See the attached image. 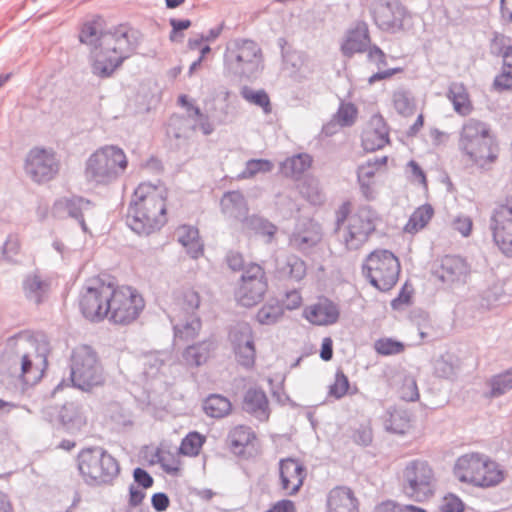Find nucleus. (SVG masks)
Wrapping results in <instances>:
<instances>
[{"instance_id":"obj_1","label":"nucleus","mask_w":512,"mask_h":512,"mask_svg":"<svg viewBox=\"0 0 512 512\" xmlns=\"http://www.w3.org/2000/svg\"><path fill=\"white\" fill-rule=\"evenodd\" d=\"M145 306V299L136 287L117 284L102 276L88 278L80 292V311L92 322L108 320L114 325L128 326L138 320Z\"/></svg>"},{"instance_id":"obj_2","label":"nucleus","mask_w":512,"mask_h":512,"mask_svg":"<svg viewBox=\"0 0 512 512\" xmlns=\"http://www.w3.org/2000/svg\"><path fill=\"white\" fill-rule=\"evenodd\" d=\"M106 22L101 16L86 21L80 30L79 41L98 49L92 64V71L101 78L110 77L122 64L126 54L136 41L134 31L127 24H119L111 31L105 32Z\"/></svg>"},{"instance_id":"obj_3","label":"nucleus","mask_w":512,"mask_h":512,"mask_svg":"<svg viewBox=\"0 0 512 512\" xmlns=\"http://www.w3.org/2000/svg\"><path fill=\"white\" fill-rule=\"evenodd\" d=\"M126 217L128 226L138 235L147 236L160 231L168 222L166 191L151 183L139 184Z\"/></svg>"},{"instance_id":"obj_4","label":"nucleus","mask_w":512,"mask_h":512,"mask_svg":"<svg viewBox=\"0 0 512 512\" xmlns=\"http://www.w3.org/2000/svg\"><path fill=\"white\" fill-rule=\"evenodd\" d=\"M12 345L20 355L18 378L27 385L37 384L48 367V341L43 336L24 332L13 339Z\"/></svg>"},{"instance_id":"obj_5","label":"nucleus","mask_w":512,"mask_h":512,"mask_svg":"<svg viewBox=\"0 0 512 512\" xmlns=\"http://www.w3.org/2000/svg\"><path fill=\"white\" fill-rule=\"evenodd\" d=\"M453 473L460 482L480 488L497 486L505 479L502 466L481 453H468L459 457Z\"/></svg>"},{"instance_id":"obj_6","label":"nucleus","mask_w":512,"mask_h":512,"mask_svg":"<svg viewBox=\"0 0 512 512\" xmlns=\"http://www.w3.org/2000/svg\"><path fill=\"white\" fill-rule=\"evenodd\" d=\"M352 203L350 201L343 202L337 209V224L347 222L343 232V242L350 250L361 248L376 230V221L378 219L376 213L371 207H361L356 213L352 211Z\"/></svg>"},{"instance_id":"obj_7","label":"nucleus","mask_w":512,"mask_h":512,"mask_svg":"<svg viewBox=\"0 0 512 512\" xmlns=\"http://www.w3.org/2000/svg\"><path fill=\"white\" fill-rule=\"evenodd\" d=\"M128 167L125 152L114 145L97 149L87 160L86 178L96 184L107 185L121 176Z\"/></svg>"},{"instance_id":"obj_8","label":"nucleus","mask_w":512,"mask_h":512,"mask_svg":"<svg viewBox=\"0 0 512 512\" xmlns=\"http://www.w3.org/2000/svg\"><path fill=\"white\" fill-rule=\"evenodd\" d=\"M77 464L84 481L92 485L110 484L120 473L118 461L100 448L83 449Z\"/></svg>"},{"instance_id":"obj_9","label":"nucleus","mask_w":512,"mask_h":512,"mask_svg":"<svg viewBox=\"0 0 512 512\" xmlns=\"http://www.w3.org/2000/svg\"><path fill=\"white\" fill-rule=\"evenodd\" d=\"M362 272L373 287L386 292L398 282L401 265L398 257L391 251L377 249L365 258Z\"/></svg>"},{"instance_id":"obj_10","label":"nucleus","mask_w":512,"mask_h":512,"mask_svg":"<svg viewBox=\"0 0 512 512\" xmlns=\"http://www.w3.org/2000/svg\"><path fill=\"white\" fill-rule=\"evenodd\" d=\"M71 380L75 386L85 391L104 383L102 365L91 347L82 345L73 350Z\"/></svg>"},{"instance_id":"obj_11","label":"nucleus","mask_w":512,"mask_h":512,"mask_svg":"<svg viewBox=\"0 0 512 512\" xmlns=\"http://www.w3.org/2000/svg\"><path fill=\"white\" fill-rule=\"evenodd\" d=\"M459 144L462 151L475 163L491 162L496 157L492 151L493 137L490 128L484 122L468 120L463 125Z\"/></svg>"},{"instance_id":"obj_12","label":"nucleus","mask_w":512,"mask_h":512,"mask_svg":"<svg viewBox=\"0 0 512 512\" xmlns=\"http://www.w3.org/2000/svg\"><path fill=\"white\" fill-rule=\"evenodd\" d=\"M268 287V278L264 268L259 264L251 263L241 275L235 289V299L244 307L256 306L264 299Z\"/></svg>"},{"instance_id":"obj_13","label":"nucleus","mask_w":512,"mask_h":512,"mask_svg":"<svg viewBox=\"0 0 512 512\" xmlns=\"http://www.w3.org/2000/svg\"><path fill=\"white\" fill-rule=\"evenodd\" d=\"M403 489L414 501L428 500L435 492L432 469L420 461L408 464L403 470Z\"/></svg>"},{"instance_id":"obj_14","label":"nucleus","mask_w":512,"mask_h":512,"mask_svg":"<svg viewBox=\"0 0 512 512\" xmlns=\"http://www.w3.org/2000/svg\"><path fill=\"white\" fill-rule=\"evenodd\" d=\"M490 229L499 249L512 257V197L496 205L490 217Z\"/></svg>"},{"instance_id":"obj_15","label":"nucleus","mask_w":512,"mask_h":512,"mask_svg":"<svg viewBox=\"0 0 512 512\" xmlns=\"http://www.w3.org/2000/svg\"><path fill=\"white\" fill-rule=\"evenodd\" d=\"M59 168V161L52 150L37 147L28 153L25 169L37 183H45L54 179Z\"/></svg>"},{"instance_id":"obj_16","label":"nucleus","mask_w":512,"mask_h":512,"mask_svg":"<svg viewBox=\"0 0 512 512\" xmlns=\"http://www.w3.org/2000/svg\"><path fill=\"white\" fill-rule=\"evenodd\" d=\"M390 143V129L381 114H374L361 134V145L367 152H374Z\"/></svg>"},{"instance_id":"obj_17","label":"nucleus","mask_w":512,"mask_h":512,"mask_svg":"<svg viewBox=\"0 0 512 512\" xmlns=\"http://www.w3.org/2000/svg\"><path fill=\"white\" fill-rule=\"evenodd\" d=\"M302 317L314 326H330L340 317L336 303L326 297H320L317 302L304 307Z\"/></svg>"},{"instance_id":"obj_18","label":"nucleus","mask_w":512,"mask_h":512,"mask_svg":"<svg viewBox=\"0 0 512 512\" xmlns=\"http://www.w3.org/2000/svg\"><path fill=\"white\" fill-rule=\"evenodd\" d=\"M388 157L382 156L361 164L357 170V179L363 196L371 200L375 195L377 175L385 172Z\"/></svg>"},{"instance_id":"obj_19","label":"nucleus","mask_w":512,"mask_h":512,"mask_svg":"<svg viewBox=\"0 0 512 512\" xmlns=\"http://www.w3.org/2000/svg\"><path fill=\"white\" fill-rule=\"evenodd\" d=\"M306 468L294 458L282 459L279 463L280 484L288 495H295L306 478Z\"/></svg>"},{"instance_id":"obj_20","label":"nucleus","mask_w":512,"mask_h":512,"mask_svg":"<svg viewBox=\"0 0 512 512\" xmlns=\"http://www.w3.org/2000/svg\"><path fill=\"white\" fill-rule=\"evenodd\" d=\"M231 61L237 64L242 73L257 70L261 64V51L251 40H242L229 51Z\"/></svg>"},{"instance_id":"obj_21","label":"nucleus","mask_w":512,"mask_h":512,"mask_svg":"<svg viewBox=\"0 0 512 512\" xmlns=\"http://www.w3.org/2000/svg\"><path fill=\"white\" fill-rule=\"evenodd\" d=\"M368 25L365 22H358L349 29L341 44V52L346 57H352L357 53H363L370 45Z\"/></svg>"},{"instance_id":"obj_22","label":"nucleus","mask_w":512,"mask_h":512,"mask_svg":"<svg viewBox=\"0 0 512 512\" xmlns=\"http://www.w3.org/2000/svg\"><path fill=\"white\" fill-rule=\"evenodd\" d=\"M234 341L236 343L235 353L239 363L245 367H252L255 363L256 350L251 327L245 325L237 331L234 334Z\"/></svg>"},{"instance_id":"obj_23","label":"nucleus","mask_w":512,"mask_h":512,"mask_svg":"<svg viewBox=\"0 0 512 512\" xmlns=\"http://www.w3.org/2000/svg\"><path fill=\"white\" fill-rule=\"evenodd\" d=\"M320 225L312 219L300 224L290 237V244L297 249L315 246L321 241Z\"/></svg>"},{"instance_id":"obj_24","label":"nucleus","mask_w":512,"mask_h":512,"mask_svg":"<svg viewBox=\"0 0 512 512\" xmlns=\"http://www.w3.org/2000/svg\"><path fill=\"white\" fill-rule=\"evenodd\" d=\"M403 17V9L390 3H381L374 9V20L383 30L401 28L403 25Z\"/></svg>"},{"instance_id":"obj_25","label":"nucleus","mask_w":512,"mask_h":512,"mask_svg":"<svg viewBox=\"0 0 512 512\" xmlns=\"http://www.w3.org/2000/svg\"><path fill=\"white\" fill-rule=\"evenodd\" d=\"M328 512H358V501L349 488L336 487L327 498Z\"/></svg>"},{"instance_id":"obj_26","label":"nucleus","mask_w":512,"mask_h":512,"mask_svg":"<svg viewBox=\"0 0 512 512\" xmlns=\"http://www.w3.org/2000/svg\"><path fill=\"white\" fill-rule=\"evenodd\" d=\"M242 408L261 421H266L269 418V401L261 389H249L244 395Z\"/></svg>"},{"instance_id":"obj_27","label":"nucleus","mask_w":512,"mask_h":512,"mask_svg":"<svg viewBox=\"0 0 512 512\" xmlns=\"http://www.w3.org/2000/svg\"><path fill=\"white\" fill-rule=\"evenodd\" d=\"M313 165V157L307 153L286 158L280 164V173L290 179L298 180Z\"/></svg>"},{"instance_id":"obj_28","label":"nucleus","mask_w":512,"mask_h":512,"mask_svg":"<svg viewBox=\"0 0 512 512\" xmlns=\"http://www.w3.org/2000/svg\"><path fill=\"white\" fill-rule=\"evenodd\" d=\"M215 344L210 341H203L187 347L183 354V361L187 366L199 367L206 364L214 355Z\"/></svg>"},{"instance_id":"obj_29","label":"nucleus","mask_w":512,"mask_h":512,"mask_svg":"<svg viewBox=\"0 0 512 512\" xmlns=\"http://www.w3.org/2000/svg\"><path fill=\"white\" fill-rule=\"evenodd\" d=\"M470 276V263L461 256H450V289L466 285Z\"/></svg>"},{"instance_id":"obj_30","label":"nucleus","mask_w":512,"mask_h":512,"mask_svg":"<svg viewBox=\"0 0 512 512\" xmlns=\"http://www.w3.org/2000/svg\"><path fill=\"white\" fill-rule=\"evenodd\" d=\"M178 241L187 249L193 257L198 258L203 254V246L199 241V233L195 227L182 225L177 229Z\"/></svg>"},{"instance_id":"obj_31","label":"nucleus","mask_w":512,"mask_h":512,"mask_svg":"<svg viewBox=\"0 0 512 512\" xmlns=\"http://www.w3.org/2000/svg\"><path fill=\"white\" fill-rule=\"evenodd\" d=\"M450 101L455 112L461 116L469 115L473 111V104L466 88L461 84L450 85Z\"/></svg>"},{"instance_id":"obj_32","label":"nucleus","mask_w":512,"mask_h":512,"mask_svg":"<svg viewBox=\"0 0 512 512\" xmlns=\"http://www.w3.org/2000/svg\"><path fill=\"white\" fill-rule=\"evenodd\" d=\"M386 428L394 433L404 434L412 427L411 415L406 410L393 408L388 412Z\"/></svg>"},{"instance_id":"obj_33","label":"nucleus","mask_w":512,"mask_h":512,"mask_svg":"<svg viewBox=\"0 0 512 512\" xmlns=\"http://www.w3.org/2000/svg\"><path fill=\"white\" fill-rule=\"evenodd\" d=\"M490 387L488 396L498 398L512 390V367L492 376L488 382Z\"/></svg>"},{"instance_id":"obj_34","label":"nucleus","mask_w":512,"mask_h":512,"mask_svg":"<svg viewBox=\"0 0 512 512\" xmlns=\"http://www.w3.org/2000/svg\"><path fill=\"white\" fill-rule=\"evenodd\" d=\"M256 440L255 433L251 428L240 425L233 428L229 434L231 448L236 453H242L243 449Z\"/></svg>"},{"instance_id":"obj_35","label":"nucleus","mask_w":512,"mask_h":512,"mask_svg":"<svg viewBox=\"0 0 512 512\" xmlns=\"http://www.w3.org/2000/svg\"><path fill=\"white\" fill-rule=\"evenodd\" d=\"M203 409L212 418H222L230 413L231 403L221 395H211L204 401Z\"/></svg>"},{"instance_id":"obj_36","label":"nucleus","mask_w":512,"mask_h":512,"mask_svg":"<svg viewBox=\"0 0 512 512\" xmlns=\"http://www.w3.org/2000/svg\"><path fill=\"white\" fill-rule=\"evenodd\" d=\"M433 216V209L430 205L418 207L410 216L405 225V231L411 234L423 229Z\"/></svg>"},{"instance_id":"obj_37","label":"nucleus","mask_w":512,"mask_h":512,"mask_svg":"<svg viewBox=\"0 0 512 512\" xmlns=\"http://www.w3.org/2000/svg\"><path fill=\"white\" fill-rule=\"evenodd\" d=\"M396 393L401 400L407 402H414L420 398L416 379L410 375H403L398 379Z\"/></svg>"},{"instance_id":"obj_38","label":"nucleus","mask_w":512,"mask_h":512,"mask_svg":"<svg viewBox=\"0 0 512 512\" xmlns=\"http://www.w3.org/2000/svg\"><path fill=\"white\" fill-rule=\"evenodd\" d=\"M297 189L310 204L319 206L324 203V194L316 180L306 179L297 185Z\"/></svg>"},{"instance_id":"obj_39","label":"nucleus","mask_w":512,"mask_h":512,"mask_svg":"<svg viewBox=\"0 0 512 512\" xmlns=\"http://www.w3.org/2000/svg\"><path fill=\"white\" fill-rule=\"evenodd\" d=\"M205 442L206 437L204 435L196 431L190 432L182 439L179 447V454L196 457L199 455Z\"/></svg>"},{"instance_id":"obj_40","label":"nucleus","mask_w":512,"mask_h":512,"mask_svg":"<svg viewBox=\"0 0 512 512\" xmlns=\"http://www.w3.org/2000/svg\"><path fill=\"white\" fill-rule=\"evenodd\" d=\"M240 94L248 103L262 108L265 114L271 113L272 107L270 98L264 90H253L248 86H244Z\"/></svg>"},{"instance_id":"obj_41","label":"nucleus","mask_w":512,"mask_h":512,"mask_svg":"<svg viewBox=\"0 0 512 512\" xmlns=\"http://www.w3.org/2000/svg\"><path fill=\"white\" fill-rule=\"evenodd\" d=\"M282 315V307L278 302H268L258 310L256 317L261 324H272L280 319Z\"/></svg>"},{"instance_id":"obj_42","label":"nucleus","mask_w":512,"mask_h":512,"mask_svg":"<svg viewBox=\"0 0 512 512\" xmlns=\"http://www.w3.org/2000/svg\"><path fill=\"white\" fill-rule=\"evenodd\" d=\"M358 117V109L352 103H343L340 105L337 113L335 114V121L340 126H351L355 123Z\"/></svg>"},{"instance_id":"obj_43","label":"nucleus","mask_w":512,"mask_h":512,"mask_svg":"<svg viewBox=\"0 0 512 512\" xmlns=\"http://www.w3.org/2000/svg\"><path fill=\"white\" fill-rule=\"evenodd\" d=\"M283 272L291 279L300 281L306 275V263L297 256H290L287 258Z\"/></svg>"},{"instance_id":"obj_44","label":"nucleus","mask_w":512,"mask_h":512,"mask_svg":"<svg viewBox=\"0 0 512 512\" xmlns=\"http://www.w3.org/2000/svg\"><path fill=\"white\" fill-rule=\"evenodd\" d=\"M504 290L499 283L493 284L481 294V306L487 309L493 307L504 298Z\"/></svg>"},{"instance_id":"obj_45","label":"nucleus","mask_w":512,"mask_h":512,"mask_svg":"<svg viewBox=\"0 0 512 512\" xmlns=\"http://www.w3.org/2000/svg\"><path fill=\"white\" fill-rule=\"evenodd\" d=\"M24 288L28 296L34 298L36 302H40L42 294L47 291L48 287L40 277L34 275L26 279Z\"/></svg>"},{"instance_id":"obj_46","label":"nucleus","mask_w":512,"mask_h":512,"mask_svg":"<svg viewBox=\"0 0 512 512\" xmlns=\"http://www.w3.org/2000/svg\"><path fill=\"white\" fill-rule=\"evenodd\" d=\"M374 348L378 354L394 355L404 351V344L390 338H381L375 342Z\"/></svg>"},{"instance_id":"obj_47","label":"nucleus","mask_w":512,"mask_h":512,"mask_svg":"<svg viewBox=\"0 0 512 512\" xmlns=\"http://www.w3.org/2000/svg\"><path fill=\"white\" fill-rule=\"evenodd\" d=\"M162 469L171 475H178L182 471V461L178 454L166 452L159 459Z\"/></svg>"},{"instance_id":"obj_48","label":"nucleus","mask_w":512,"mask_h":512,"mask_svg":"<svg viewBox=\"0 0 512 512\" xmlns=\"http://www.w3.org/2000/svg\"><path fill=\"white\" fill-rule=\"evenodd\" d=\"M393 106L403 116H410L414 113L415 105L413 100L404 92H396L393 95Z\"/></svg>"},{"instance_id":"obj_49","label":"nucleus","mask_w":512,"mask_h":512,"mask_svg":"<svg viewBox=\"0 0 512 512\" xmlns=\"http://www.w3.org/2000/svg\"><path fill=\"white\" fill-rule=\"evenodd\" d=\"M280 307H282V313L284 314L285 310H297L303 305V297L299 290L292 289L283 295L280 302H278Z\"/></svg>"},{"instance_id":"obj_50","label":"nucleus","mask_w":512,"mask_h":512,"mask_svg":"<svg viewBox=\"0 0 512 512\" xmlns=\"http://www.w3.org/2000/svg\"><path fill=\"white\" fill-rule=\"evenodd\" d=\"M349 390V380L347 376L338 371L335 375L334 382L331 384L329 394L337 399L342 398Z\"/></svg>"},{"instance_id":"obj_51","label":"nucleus","mask_w":512,"mask_h":512,"mask_svg":"<svg viewBox=\"0 0 512 512\" xmlns=\"http://www.w3.org/2000/svg\"><path fill=\"white\" fill-rule=\"evenodd\" d=\"M450 226L454 232L459 233L462 237H469L473 229V221L469 216L458 215L450 222Z\"/></svg>"},{"instance_id":"obj_52","label":"nucleus","mask_w":512,"mask_h":512,"mask_svg":"<svg viewBox=\"0 0 512 512\" xmlns=\"http://www.w3.org/2000/svg\"><path fill=\"white\" fill-rule=\"evenodd\" d=\"M222 204L227 212H232L231 210L238 206L243 208L244 212L248 210L244 196L237 191L226 193L223 197Z\"/></svg>"},{"instance_id":"obj_53","label":"nucleus","mask_w":512,"mask_h":512,"mask_svg":"<svg viewBox=\"0 0 512 512\" xmlns=\"http://www.w3.org/2000/svg\"><path fill=\"white\" fill-rule=\"evenodd\" d=\"M21 241L17 234H10L3 246V254L9 260H14L20 253Z\"/></svg>"},{"instance_id":"obj_54","label":"nucleus","mask_w":512,"mask_h":512,"mask_svg":"<svg viewBox=\"0 0 512 512\" xmlns=\"http://www.w3.org/2000/svg\"><path fill=\"white\" fill-rule=\"evenodd\" d=\"M412 295H413V288L411 285L405 283L398 295L397 298H395L393 301H392V306L394 308H398L401 309L403 308L404 306L410 304L411 302V299H412Z\"/></svg>"},{"instance_id":"obj_55","label":"nucleus","mask_w":512,"mask_h":512,"mask_svg":"<svg viewBox=\"0 0 512 512\" xmlns=\"http://www.w3.org/2000/svg\"><path fill=\"white\" fill-rule=\"evenodd\" d=\"M85 203L86 202L82 198H72L62 202L69 215L77 219L82 218V206Z\"/></svg>"},{"instance_id":"obj_56","label":"nucleus","mask_w":512,"mask_h":512,"mask_svg":"<svg viewBox=\"0 0 512 512\" xmlns=\"http://www.w3.org/2000/svg\"><path fill=\"white\" fill-rule=\"evenodd\" d=\"M182 305L188 311L197 309L200 305L199 294L193 289L186 290L182 295Z\"/></svg>"},{"instance_id":"obj_57","label":"nucleus","mask_w":512,"mask_h":512,"mask_svg":"<svg viewBox=\"0 0 512 512\" xmlns=\"http://www.w3.org/2000/svg\"><path fill=\"white\" fill-rule=\"evenodd\" d=\"M494 87L499 90H512V71L501 70L494 79Z\"/></svg>"},{"instance_id":"obj_58","label":"nucleus","mask_w":512,"mask_h":512,"mask_svg":"<svg viewBox=\"0 0 512 512\" xmlns=\"http://www.w3.org/2000/svg\"><path fill=\"white\" fill-rule=\"evenodd\" d=\"M178 104L185 109L189 117L196 118V116H202L201 109L187 95H180L178 97Z\"/></svg>"},{"instance_id":"obj_59","label":"nucleus","mask_w":512,"mask_h":512,"mask_svg":"<svg viewBox=\"0 0 512 512\" xmlns=\"http://www.w3.org/2000/svg\"><path fill=\"white\" fill-rule=\"evenodd\" d=\"M272 167V163L264 159H254L247 163V171L250 175H255L259 172H268Z\"/></svg>"},{"instance_id":"obj_60","label":"nucleus","mask_w":512,"mask_h":512,"mask_svg":"<svg viewBox=\"0 0 512 512\" xmlns=\"http://www.w3.org/2000/svg\"><path fill=\"white\" fill-rule=\"evenodd\" d=\"M170 25L172 31L169 35V39L174 42L178 40V33L191 27L192 23L189 19H170Z\"/></svg>"},{"instance_id":"obj_61","label":"nucleus","mask_w":512,"mask_h":512,"mask_svg":"<svg viewBox=\"0 0 512 512\" xmlns=\"http://www.w3.org/2000/svg\"><path fill=\"white\" fill-rule=\"evenodd\" d=\"M264 512H297V508L292 500L281 499L273 503Z\"/></svg>"},{"instance_id":"obj_62","label":"nucleus","mask_w":512,"mask_h":512,"mask_svg":"<svg viewBox=\"0 0 512 512\" xmlns=\"http://www.w3.org/2000/svg\"><path fill=\"white\" fill-rule=\"evenodd\" d=\"M133 477L135 482H137L143 489L152 487L154 483L152 476L142 468L134 469Z\"/></svg>"},{"instance_id":"obj_63","label":"nucleus","mask_w":512,"mask_h":512,"mask_svg":"<svg viewBox=\"0 0 512 512\" xmlns=\"http://www.w3.org/2000/svg\"><path fill=\"white\" fill-rule=\"evenodd\" d=\"M508 46H511L508 44V39L504 35L496 33L491 40V53L500 55Z\"/></svg>"},{"instance_id":"obj_64","label":"nucleus","mask_w":512,"mask_h":512,"mask_svg":"<svg viewBox=\"0 0 512 512\" xmlns=\"http://www.w3.org/2000/svg\"><path fill=\"white\" fill-rule=\"evenodd\" d=\"M367 56L369 61L374 63L378 68L387 64L385 53L377 46L370 47Z\"/></svg>"}]
</instances>
